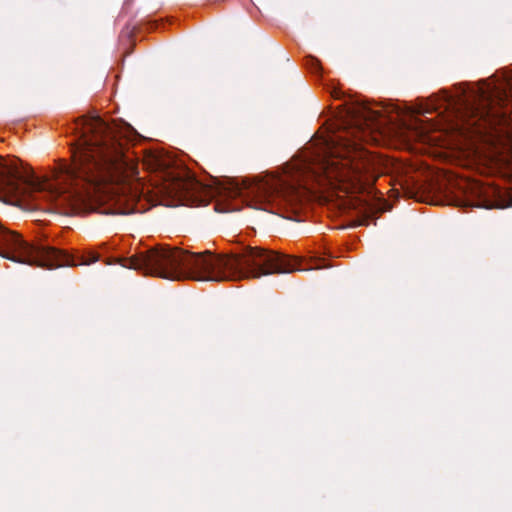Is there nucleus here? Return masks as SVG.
Returning <instances> with one entry per match:
<instances>
[{
  "label": "nucleus",
  "instance_id": "1",
  "mask_svg": "<svg viewBox=\"0 0 512 512\" xmlns=\"http://www.w3.org/2000/svg\"><path fill=\"white\" fill-rule=\"evenodd\" d=\"M368 167L347 155H334L331 147L304 159L287 163L282 176L266 175L257 181H243L239 195L256 209L279 214L284 207H298L324 189L358 191L369 183Z\"/></svg>",
  "mask_w": 512,
  "mask_h": 512
},
{
  "label": "nucleus",
  "instance_id": "2",
  "mask_svg": "<svg viewBox=\"0 0 512 512\" xmlns=\"http://www.w3.org/2000/svg\"><path fill=\"white\" fill-rule=\"evenodd\" d=\"M119 263L145 275L169 280L237 281L300 270L294 258L253 247L219 255L210 251L193 253L177 247H156L122 258Z\"/></svg>",
  "mask_w": 512,
  "mask_h": 512
},
{
  "label": "nucleus",
  "instance_id": "3",
  "mask_svg": "<svg viewBox=\"0 0 512 512\" xmlns=\"http://www.w3.org/2000/svg\"><path fill=\"white\" fill-rule=\"evenodd\" d=\"M442 104L462 122L461 133L473 152L512 174V70L457 95L443 91Z\"/></svg>",
  "mask_w": 512,
  "mask_h": 512
},
{
  "label": "nucleus",
  "instance_id": "4",
  "mask_svg": "<svg viewBox=\"0 0 512 512\" xmlns=\"http://www.w3.org/2000/svg\"><path fill=\"white\" fill-rule=\"evenodd\" d=\"M72 162L59 168L58 213L71 215L96 193H109L110 184H119L130 169V159L118 133L100 117H83Z\"/></svg>",
  "mask_w": 512,
  "mask_h": 512
},
{
  "label": "nucleus",
  "instance_id": "5",
  "mask_svg": "<svg viewBox=\"0 0 512 512\" xmlns=\"http://www.w3.org/2000/svg\"><path fill=\"white\" fill-rule=\"evenodd\" d=\"M59 170L54 173V181L38 179L33 174L24 175L19 171L16 160L7 161L0 157V197H18L30 189L44 194L52 209L58 212Z\"/></svg>",
  "mask_w": 512,
  "mask_h": 512
},
{
  "label": "nucleus",
  "instance_id": "6",
  "mask_svg": "<svg viewBox=\"0 0 512 512\" xmlns=\"http://www.w3.org/2000/svg\"><path fill=\"white\" fill-rule=\"evenodd\" d=\"M343 124L346 125L345 147L355 151L358 141H367L370 134L380 132L385 125L383 114L372 109L363 102H349L345 104Z\"/></svg>",
  "mask_w": 512,
  "mask_h": 512
},
{
  "label": "nucleus",
  "instance_id": "7",
  "mask_svg": "<svg viewBox=\"0 0 512 512\" xmlns=\"http://www.w3.org/2000/svg\"><path fill=\"white\" fill-rule=\"evenodd\" d=\"M149 167L160 173L159 179L155 180L156 193L172 201L185 205L188 197L192 196L199 186V183L185 172L166 167L159 157H153Z\"/></svg>",
  "mask_w": 512,
  "mask_h": 512
},
{
  "label": "nucleus",
  "instance_id": "8",
  "mask_svg": "<svg viewBox=\"0 0 512 512\" xmlns=\"http://www.w3.org/2000/svg\"><path fill=\"white\" fill-rule=\"evenodd\" d=\"M467 190H469L472 199L463 200L462 205L484 208H492L495 206L496 201L493 198L499 193L495 187L478 181H472L467 183Z\"/></svg>",
  "mask_w": 512,
  "mask_h": 512
},
{
  "label": "nucleus",
  "instance_id": "9",
  "mask_svg": "<svg viewBox=\"0 0 512 512\" xmlns=\"http://www.w3.org/2000/svg\"><path fill=\"white\" fill-rule=\"evenodd\" d=\"M116 189L120 190L122 195L118 199L120 207L113 213L127 215L131 213L141 212L143 210V205L141 207H138L143 192H139L137 187H132L131 185L123 184L117 187Z\"/></svg>",
  "mask_w": 512,
  "mask_h": 512
},
{
  "label": "nucleus",
  "instance_id": "10",
  "mask_svg": "<svg viewBox=\"0 0 512 512\" xmlns=\"http://www.w3.org/2000/svg\"><path fill=\"white\" fill-rule=\"evenodd\" d=\"M0 243L6 247L3 257L15 261V233L0 225Z\"/></svg>",
  "mask_w": 512,
  "mask_h": 512
},
{
  "label": "nucleus",
  "instance_id": "11",
  "mask_svg": "<svg viewBox=\"0 0 512 512\" xmlns=\"http://www.w3.org/2000/svg\"><path fill=\"white\" fill-rule=\"evenodd\" d=\"M307 65L308 67L313 71V72H318L320 70V63L319 61L314 58V57H310L308 60H307Z\"/></svg>",
  "mask_w": 512,
  "mask_h": 512
},
{
  "label": "nucleus",
  "instance_id": "12",
  "mask_svg": "<svg viewBox=\"0 0 512 512\" xmlns=\"http://www.w3.org/2000/svg\"><path fill=\"white\" fill-rule=\"evenodd\" d=\"M331 95L335 99H340L342 97V92L340 90L333 89V91L331 92Z\"/></svg>",
  "mask_w": 512,
  "mask_h": 512
}]
</instances>
